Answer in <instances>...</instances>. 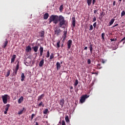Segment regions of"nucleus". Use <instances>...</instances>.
Segmentation results:
<instances>
[{
  "mask_svg": "<svg viewBox=\"0 0 125 125\" xmlns=\"http://www.w3.org/2000/svg\"><path fill=\"white\" fill-rule=\"evenodd\" d=\"M48 20L49 24L53 22L54 24H57L59 22L58 25L60 28L64 29L65 27L68 26V21H66L62 15H52Z\"/></svg>",
  "mask_w": 125,
  "mask_h": 125,
  "instance_id": "nucleus-1",
  "label": "nucleus"
},
{
  "mask_svg": "<svg viewBox=\"0 0 125 125\" xmlns=\"http://www.w3.org/2000/svg\"><path fill=\"white\" fill-rule=\"evenodd\" d=\"M1 98L2 99L3 103L4 104H7V99H9V96L7 94H5L1 96Z\"/></svg>",
  "mask_w": 125,
  "mask_h": 125,
  "instance_id": "nucleus-2",
  "label": "nucleus"
},
{
  "mask_svg": "<svg viewBox=\"0 0 125 125\" xmlns=\"http://www.w3.org/2000/svg\"><path fill=\"white\" fill-rule=\"evenodd\" d=\"M88 97H89V96H88L87 94L83 95L81 98V100H80L81 103L83 104L84 103L85 99L88 98Z\"/></svg>",
  "mask_w": 125,
  "mask_h": 125,
  "instance_id": "nucleus-3",
  "label": "nucleus"
},
{
  "mask_svg": "<svg viewBox=\"0 0 125 125\" xmlns=\"http://www.w3.org/2000/svg\"><path fill=\"white\" fill-rule=\"evenodd\" d=\"M72 41L71 40H69L67 42V50H69L71 47Z\"/></svg>",
  "mask_w": 125,
  "mask_h": 125,
  "instance_id": "nucleus-4",
  "label": "nucleus"
},
{
  "mask_svg": "<svg viewBox=\"0 0 125 125\" xmlns=\"http://www.w3.org/2000/svg\"><path fill=\"white\" fill-rule=\"evenodd\" d=\"M61 32V30L58 27L55 30V34L59 36L60 33Z\"/></svg>",
  "mask_w": 125,
  "mask_h": 125,
  "instance_id": "nucleus-5",
  "label": "nucleus"
},
{
  "mask_svg": "<svg viewBox=\"0 0 125 125\" xmlns=\"http://www.w3.org/2000/svg\"><path fill=\"white\" fill-rule=\"evenodd\" d=\"M19 69V62H18L15 71L14 72L15 75H16V74H17V72H18Z\"/></svg>",
  "mask_w": 125,
  "mask_h": 125,
  "instance_id": "nucleus-6",
  "label": "nucleus"
},
{
  "mask_svg": "<svg viewBox=\"0 0 125 125\" xmlns=\"http://www.w3.org/2000/svg\"><path fill=\"white\" fill-rule=\"evenodd\" d=\"M72 24L73 27L74 28L76 26V19H75V18L72 17Z\"/></svg>",
  "mask_w": 125,
  "mask_h": 125,
  "instance_id": "nucleus-7",
  "label": "nucleus"
},
{
  "mask_svg": "<svg viewBox=\"0 0 125 125\" xmlns=\"http://www.w3.org/2000/svg\"><path fill=\"white\" fill-rule=\"evenodd\" d=\"M15 59H16V55H13L12 56V58L11 59V63L14 62V61H15Z\"/></svg>",
  "mask_w": 125,
  "mask_h": 125,
  "instance_id": "nucleus-8",
  "label": "nucleus"
},
{
  "mask_svg": "<svg viewBox=\"0 0 125 125\" xmlns=\"http://www.w3.org/2000/svg\"><path fill=\"white\" fill-rule=\"evenodd\" d=\"M59 104L61 105L62 108L63 104H64V100L63 99L60 100Z\"/></svg>",
  "mask_w": 125,
  "mask_h": 125,
  "instance_id": "nucleus-9",
  "label": "nucleus"
},
{
  "mask_svg": "<svg viewBox=\"0 0 125 125\" xmlns=\"http://www.w3.org/2000/svg\"><path fill=\"white\" fill-rule=\"evenodd\" d=\"M44 97V94H42L38 97V101H41Z\"/></svg>",
  "mask_w": 125,
  "mask_h": 125,
  "instance_id": "nucleus-10",
  "label": "nucleus"
},
{
  "mask_svg": "<svg viewBox=\"0 0 125 125\" xmlns=\"http://www.w3.org/2000/svg\"><path fill=\"white\" fill-rule=\"evenodd\" d=\"M44 63V60L42 59L39 62V66L41 67H42L43 66Z\"/></svg>",
  "mask_w": 125,
  "mask_h": 125,
  "instance_id": "nucleus-11",
  "label": "nucleus"
},
{
  "mask_svg": "<svg viewBox=\"0 0 125 125\" xmlns=\"http://www.w3.org/2000/svg\"><path fill=\"white\" fill-rule=\"evenodd\" d=\"M40 57H42V54H43V47L40 46Z\"/></svg>",
  "mask_w": 125,
  "mask_h": 125,
  "instance_id": "nucleus-12",
  "label": "nucleus"
},
{
  "mask_svg": "<svg viewBox=\"0 0 125 125\" xmlns=\"http://www.w3.org/2000/svg\"><path fill=\"white\" fill-rule=\"evenodd\" d=\"M48 17H49L48 13H46L44 14L43 16V19H44L45 20H46L47 19H48Z\"/></svg>",
  "mask_w": 125,
  "mask_h": 125,
  "instance_id": "nucleus-13",
  "label": "nucleus"
},
{
  "mask_svg": "<svg viewBox=\"0 0 125 125\" xmlns=\"http://www.w3.org/2000/svg\"><path fill=\"white\" fill-rule=\"evenodd\" d=\"M24 100V98L23 97H21L18 100V103L19 104H21V103H22V102H23Z\"/></svg>",
  "mask_w": 125,
  "mask_h": 125,
  "instance_id": "nucleus-14",
  "label": "nucleus"
},
{
  "mask_svg": "<svg viewBox=\"0 0 125 125\" xmlns=\"http://www.w3.org/2000/svg\"><path fill=\"white\" fill-rule=\"evenodd\" d=\"M56 66H57V70H59L61 69V64L59 62H57Z\"/></svg>",
  "mask_w": 125,
  "mask_h": 125,
  "instance_id": "nucleus-15",
  "label": "nucleus"
},
{
  "mask_svg": "<svg viewBox=\"0 0 125 125\" xmlns=\"http://www.w3.org/2000/svg\"><path fill=\"white\" fill-rule=\"evenodd\" d=\"M33 49L35 52H38V50H39V46H35L33 47Z\"/></svg>",
  "mask_w": 125,
  "mask_h": 125,
  "instance_id": "nucleus-16",
  "label": "nucleus"
},
{
  "mask_svg": "<svg viewBox=\"0 0 125 125\" xmlns=\"http://www.w3.org/2000/svg\"><path fill=\"white\" fill-rule=\"evenodd\" d=\"M90 45H89V50L90 51V53L92 54V51H93V45L91 44V43L90 42Z\"/></svg>",
  "mask_w": 125,
  "mask_h": 125,
  "instance_id": "nucleus-17",
  "label": "nucleus"
},
{
  "mask_svg": "<svg viewBox=\"0 0 125 125\" xmlns=\"http://www.w3.org/2000/svg\"><path fill=\"white\" fill-rule=\"evenodd\" d=\"M8 43V41H6L4 43V45H3L2 46V48H5V47H6V46L7 45Z\"/></svg>",
  "mask_w": 125,
  "mask_h": 125,
  "instance_id": "nucleus-18",
  "label": "nucleus"
},
{
  "mask_svg": "<svg viewBox=\"0 0 125 125\" xmlns=\"http://www.w3.org/2000/svg\"><path fill=\"white\" fill-rule=\"evenodd\" d=\"M65 121L67 123H68L69 124L70 123V120L69 119V117L68 116H66L65 117Z\"/></svg>",
  "mask_w": 125,
  "mask_h": 125,
  "instance_id": "nucleus-19",
  "label": "nucleus"
},
{
  "mask_svg": "<svg viewBox=\"0 0 125 125\" xmlns=\"http://www.w3.org/2000/svg\"><path fill=\"white\" fill-rule=\"evenodd\" d=\"M44 33H45L44 31H42L40 34V37L44 38Z\"/></svg>",
  "mask_w": 125,
  "mask_h": 125,
  "instance_id": "nucleus-20",
  "label": "nucleus"
},
{
  "mask_svg": "<svg viewBox=\"0 0 125 125\" xmlns=\"http://www.w3.org/2000/svg\"><path fill=\"white\" fill-rule=\"evenodd\" d=\"M21 82H23V81H24V80H25V75H24V73H21Z\"/></svg>",
  "mask_w": 125,
  "mask_h": 125,
  "instance_id": "nucleus-21",
  "label": "nucleus"
},
{
  "mask_svg": "<svg viewBox=\"0 0 125 125\" xmlns=\"http://www.w3.org/2000/svg\"><path fill=\"white\" fill-rule=\"evenodd\" d=\"M31 49H32V48H31V46H28L27 47H26V52H29V51H30Z\"/></svg>",
  "mask_w": 125,
  "mask_h": 125,
  "instance_id": "nucleus-22",
  "label": "nucleus"
},
{
  "mask_svg": "<svg viewBox=\"0 0 125 125\" xmlns=\"http://www.w3.org/2000/svg\"><path fill=\"white\" fill-rule=\"evenodd\" d=\"M114 21H115V19H112L109 22V26H110L111 25H112L113 24Z\"/></svg>",
  "mask_w": 125,
  "mask_h": 125,
  "instance_id": "nucleus-23",
  "label": "nucleus"
},
{
  "mask_svg": "<svg viewBox=\"0 0 125 125\" xmlns=\"http://www.w3.org/2000/svg\"><path fill=\"white\" fill-rule=\"evenodd\" d=\"M9 75H10V70L7 69V72L6 73V75H5V77L7 78L9 77Z\"/></svg>",
  "mask_w": 125,
  "mask_h": 125,
  "instance_id": "nucleus-24",
  "label": "nucleus"
},
{
  "mask_svg": "<svg viewBox=\"0 0 125 125\" xmlns=\"http://www.w3.org/2000/svg\"><path fill=\"white\" fill-rule=\"evenodd\" d=\"M44 107V104H43V102L42 101H41L38 104V106L41 107V106Z\"/></svg>",
  "mask_w": 125,
  "mask_h": 125,
  "instance_id": "nucleus-25",
  "label": "nucleus"
},
{
  "mask_svg": "<svg viewBox=\"0 0 125 125\" xmlns=\"http://www.w3.org/2000/svg\"><path fill=\"white\" fill-rule=\"evenodd\" d=\"M5 107V110L8 111V109H9V107H10V104H7L6 105Z\"/></svg>",
  "mask_w": 125,
  "mask_h": 125,
  "instance_id": "nucleus-26",
  "label": "nucleus"
},
{
  "mask_svg": "<svg viewBox=\"0 0 125 125\" xmlns=\"http://www.w3.org/2000/svg\"><path fill=\"white\" fill-rule=\"evenodd\" d=\"M92 0H87V3L88 6H90L91 4Z\"/></svg>",
  "mask_w": 125,
  "mask_h": 125,
  "instance_id": "nucleus-27",
  "label": "nucleus"
},
{
  "mask_svg": "<svg viewBox=\"0 0 125 125\" xmlns=\"http://www.w3.org/2000/svg\"><path fill=\"white\" fill-rule=\"evenodd\" d=\"M48 112V109L45 108V110H43V113L44 114H47V113Z\"/></svg>",
  "mask_w": 125,
  "mask_h": 125,
  "instance_id": "nucleus-28",
  "label": "nucleus"
},
{
  "mask_svg": "<svg viewBox=\"0 0 125 125\" xmlns=\"http://www.w3.org/2000/svg\"><path fill=\"white\" fill-rule=\"evenodd\" d=\"M63 39H65L66 38V34H67V31H63Z\"/></svg>",
  "mask_w": 125,
  "mask_h": 125,
  "instance_id": "nucleus-29",
  "label": "nucleus"
},
{
  "mask_svg": "<svg viewBox=\"0 0 125 125\" xmlns=\"http://www.w3.org/2000/svg\"><path fill=\"white\" fill-rule=\"evenodd\" d=\"M54 58V53H51L50 56V60H52Z\"/></svg>",
  "mask_w": 125,
  "mask_h": 125,
  "instance_id": "nucleus-30",
  "label": "nucleus"
},
{
  "mask_svg": "<svg viewBox=\"0 0 125 125\" xmlns=\"http://www.w3.org/2000/svg\"><path fill=\"white\" fill-rule=\"evenodd\" d=\"M97 69H101L102 68V66H101L100 63L97 64Z\"/></svg>",
  "mask_w": 125,
  "mask_h": 125,
  "instance_id": "nucleus-31",
  "label": "nucleus"
},
{
  "mask_svg": "<svg viewBox=\"0 0 125 125\" xmlns=\"http://www.w3.org/2000/svg\"><path fill=\"white\" fill-rule=\"evenodd\" d=\"M78 83H79V81H78V80L77 79H76L75 80V83H74V86H77V85L78 84Z\"/></svg>",
  "mask_w": 125,
  "mask_h": 125,
  "instance_id": "nucleus-32",
  "label": "nucleus"
},
{
  "mask_svg": "<svg viewBox=\"0 0 125 125\" xmlns=\"http://www.w3.org/2000/svg\"><path fill=\"white\" fill-rule=\"evenodd\" d=\"M23 111H24V108H23V109L18 112V115H21V114H22L23 113Z\"/></svg>",
  "mask_w": 125,
  "mask_h": 125,
  "instance_id": "nucleus-33",
  "label": "nucleus"
},
{
  "mask_svg": "<svg viewBox=\"0 0 125 125\" xmlns=\"http://www.w3.org/2000/svg\"><path fill=\"white\" fill-rule=\"evenodd\" d=\"M49 56H50V53H49V51H47V55L46 56V57L47 58H48L49 57Z\"/></svg>",
  "mask_w": 125,
  "mask_h": 125,
  "instance_id": "nucleus-34",
  "label": "nucleus"
},
{
  "mask_svg": "<svg viewBox=\"0 0 125 125\" xmlns=\"http://www.w3.org/2000/svg\"><path fill=\"white\" fill-rule=\"evenodd\" d=\"M124 15H125V11L124 10L121 13V17H123Z\"/></svg>",
  "mask_w": 125,
  "mask_h": 125,
  "instance_id": "nucleus-35",
  "label": "nucleus"
},
{
  "mask_svg": "<svg viewBox=\"0 0 125 125\" xmlns=\"http://www.w3.org/2000/svg\"><path fill=\"white\" fill-rule=\"evenodd\" d=\"M104 36H105V34L104 33H103L102 34V38L103 40H104Z\"/></svg>",
  "mask_w": 125,
  "mask_h": 125,
  "instance_id": "nucleus-36",
  "label": "nucleus"
},
{
  "mask_svg": "<svg viewBox=\"0 0 125 125\" xmlns=\"http://www.w3.org/2000/svg\"><path fill=\"white\" fill-rule=\"evenodd\" d=\"M63 9V5H61L60 6V11H62Z\"/></svg>",
  "mask_w": 125,
  "mask_h": 125,
  "instance_id": "nucleus-37",
  "label": "nucleus"
},
{
  "mask_svg": "<svg viewBox=\"0 0 125 125\" xmlns=\"http://www.w3.org/2000/svg\"><path fill=\"white\" fill-rule=\"evenodd\" d=\"M60 41H59V42H57V47H58V48H59L60 47Z\"/></svg>",
  "mask_w": 125,
  "mask_h": 125,
  "instance_id": "nucleus-38",
  "label": "nucleus"
},
{
  "mask_svg": "<svg viewBox=\"0 0 125 125\" xmlns=\"http://www.w3.org/2000/svg\"><path fill=\"white\" fill-rule=\"evenodd\" d=\"M93 27L92 25H90L89 31H90L93 30Z\"/></svg>",
  "mask_w": 125,
  "mask_h": 125,
  "instance_id": "nucleus-39",
  "label": "nucleus"
},
{
  "mask_svg": "<svg viewBox=\"0 0 125 125\" xmlns=\"http://www.w3.org/2000/svg\"><path fill=\"white\" fill-rule=\"evenodd\" d=\"M30 64H31V63L30 62H27V61H26L25 65H26V66L30 65Z\"/></svg>",
  "mask_w": 125,
  "mask_h": 125,
  "instance_id": "nucleus-40",
  "label": "nucleus"
},
{
  "mask_svg": "<svg viewBox=\"0 0 125 125\" xmlns=\"http://www.w3.org/2000/svg\"><path fill=\"white\" fill-rule=\"evenodd\" d=\"M110 41H111V42H115V41H117V39H111Z\"/></svg>",
  "mask_w": 125,
  "mask_h": 125,
  "instance_id": "nucleus-41",
  "label": "nucleus"
},
{
  "mask_svg": "<svg viewBox=\"0 0 125 125\" xmlns=\"http://www.w3.org/2000/svg\"><path fill=\"white\" fill-rule=\"evenodd\" d=\"M90 63H91V60H90V59H89L87 60V63H88V64H90Z\"/></svg>",
  "mask_w": 125,
  "mask_h": 125,
  "instance_id": "nucleus-42",
  "label": "nucleus"
},
{
  "mask_svg": "<svg viewBox=\"0 0 125 125\" xmlns=\"http://www.w3.org/2000/svg\"><path fill=\"white\" fill-rule=\"evenodd\" d=\"M96 25H97V22H94V23L93 24V26H94V28L95 29L96 27Z\"/></svg>",
  "mask_w": 125,
  "mask_h": 125,
  "instance_id": "nucleus-43",
  "label": "nucleus"
},
{
  "mask_svg": "<svg viewBox=\"0 0 125 125\" xmlns=\"http://www.w3.org/2000/svg\"><path fill=\"white\" fill-rule=\"evenodd\" d=\"M33 125H39V123L37 122H34Z\"/></svg>",
  "mask_w": 125,
  "mask_h": 125,
  "instance_id": "nucleus-44",
  "label": "nucleus"
},
{
  "mask_svg": "<svg viewBox=\"0 0 125 125\" xmlns=\"http://www.w3.org/2000/svg\"><path fill=\"white\" fill-rule=\"evenodd\" d=\"M104 12H102L101 13H100V15L101 16H102V17H103V16H104Z\"/></svg>",
  "mask_w": 125,
  "mask_h": 125,
  "instance_id": "nucleus-45",
  "label": "nucleus"
},
{
  "mask_svg": "<svg viewBox=\"0 0 125 125\" xmlns=\"http://www.w3.org/2000/svg\"><path fill=\"white\" fill-rule=\"evenodd\" d=\"M62 125H65V122L64 120L62 121Z\"/></svg>",
  "mask_w": 125,
  "mask_h": 125,
  "instance_id": "nucleus-46",
  "label": "nucleus"
},
{
  "mask_svg": "<svg viewBox=\"0 0 125 125\" xmlns=\"http://www.w3.org/2000/svg\"><path fill=\"white\" fill-rule=\"evenodd\" d=\"M98 10H95L94 11V13L95 14H96V13H98Z\"/></svg>",
  "mask_w": 125,
  "mask_h": 125,
  "instance_id": "nucleus-47",
  "label": "nucleus"
},
{
  "mask_svg": "<svg viewBox=\"0 0 125 125\" xmlns=\"http://www.w3.org/2000/svg\"><path fill=\"white\" fill-rule=\"evenodd\" d=\"M125 40V37H124L123 39H122L120 41V42H122L123 41Z\"/></svg>",
  "mask_w": 125,
  "mask_h": 125,
  "instance_id": "nucleus-48",
  "label": "nucleus"
},
{
  "mask_svg": "<svg viewBox=\"0 0 125 125\" xmlns=\"http://www.w3.org/2000/svg\"><path fill=\"white\" fill-rule=\"evenodd\" d=\"M125 40V37H124L123 39H122L120 41V42H122L123 41Z\"/></svg>",
  "mask_w": 125,
  "mask_h": 125,
  "instance_id": "nucleus-49",
  "label": "nucleus"
},
{
  "mask_svg": "<svg viewBox=\"0 0 125 125\" xmlns=\"http://www.w3.org/2000/svg\"><path fill=\"white\" fill-rule=\"evenodd\" d=\"M96 2V0H93L92 1V4L94 5L95 4V3Z\"/></svg>",
  "mask_w": 125,
  "mask_h": 125,
  "instance_id": "nucleus-50",
  "label": "nucleus"
},
{
  "mask_svg": "<svg viewBox=\"0 0 125 125\" xmlns=\"http://www.w3.org/2000/svg\"><path fill=\"white\" fill-rule=\"evenodd\" d=\"M95 21H96V17H94L93 18V22H95Z\"/></svg>",
  "mask_w": 125,
  "mask_h": 125,
  "instance_id": "nucleus-51",
  "label": "nucleus"
},
{
  "mask_svg": "<svg viewBox=\"0 0 125 125\" xmlns=\"http://www.w3.org/2000/svg\"><path fill=\"white\" fill-rule=\"evenodd\" d=\"M36 116V115L35 114H32V119H33V118H34V117H35Z\"/></svg>",
  "mask_w": 125,
  "mask_h": 125,
  "instance_id": "nucleus-52",
  "label": "nucleus"
},
{
  "mask_svg": "<svg viewBox=\"0 0 125 125\" xmlns=\"http://www.w3.org/2000/svg\"><path fill=\"white\" fill-rule=\"evenodd\" d=\"M118 26V24H115V25H114V26L112 27V28Z\"/></svg>",
  "mask_w": 125,
  "mask_h": 125,
  "instance_id": "nucleus-53",
  "label": "nucleus"
},
{
  "mask_svg": "<svg viewBox=\"0 0 125 125\" xmlns=\"http://www.w3.org/2000/svg\"><path fill=\"white\" fill-rule=\"evenodd\" d=\"M4 114H7V111L5 110L4 112Z\"/></svg>",
  "mask_w": 125,
  "mask_h": 125,
  "instance_id": "nucleus-54",
  "label": "nucleus"
},
{
  "mask_svg": "<svg viewBox=\"0 0 125 125\" xmlns=\"http://www.w3.org/2000/svg\"><path fill=\"white\" fill-rule=\"evenodd\" d=\"M116 3V1H113V6H115Z\"/></svg>",
  "mask_w": 125,
  "mask_h": 125,
  "instance_id": "nucleus-55",
  "label": "nucleus"
},
{
  "mask_svg": "<svg viewBox=\"0 0 125 125\" xmlns=\"http://www.w3.org/2000/svg\"><path fill=\"white\" fill-rule=\"evenodd\" d=\"M62 124V122L61 121H60L59 122V124H58V125H61Z\"/></svg>",
  "mask_w": 125,
  "mask_h": 125,
  "instance_id": "nucleus-56",
  "label": "nucleus"
},
{
  "mask_svg": "<svg viewBox=\"0 0 125 125\" xmlns=\"http://www.w3.org/2000/svg\"><path fill=\"white\" fill-rule=\"evenodd\" d=\"M84 50H87V46H85V47H84Z\"/></svg>",
  "mask_w": 125,
  "mask_h": 125,
  "instance_id": "nucleus-57",
  "label": "nucleus"
},
{
  "mask_svg": "<svg viewBox=\"0 0 125 125\" xmlns=\"http://www.w3.org/2000/svg\"><path fill=\"white\" fill-rule=\"evenodd\" d=\"M73 89V86H71L70 87V89Z\"/></svg>",
  "mask_w": 125,
  "mask_h": 125,
  "instance_id": "nucleus-58",
  "label": "nucleus"
},
{
  "mask_svg": "<svg viewBox=\"0 0 125 125\" xmlns=\"http://www.w3.org/2000/svg\"><path fill=\"white\" fill-rule=\"evenodd\" d=\"M91 74H93V75L96 74V72H92Z\"/></svg>",
  "mask_w": 125,
  "mask_h": 125,
  "instance_id": "nucleus-59",
  "label": "nucleus"
},
{
  "mask_svg": "<svg viewBox=\"0 0 125 125\" xmlns=\"http://www.w3.org/2000/svg\"><path fill=\"white\" fill-rule=\"evenodd\" d=\"M105 63V61H103V63Z\"/></svg>",
  "mask_w": 125,
  "mask_h": 125,
  "instance_id": "nucleus-60",
  "label": "nucleus"
},
{
  "mask_svg": "<svg viewBox=\"0 0 125 125\" xmlns=\"http://www.w3.org/2000/svg\"><path fill=\"white\" fill-rule=\"evenodd\" d=\"M96 74L97 75H98V72H96Z\"/></svg>",
  "mask_w": 125,
  "mask_h": 125,
  "instance_id": "nucleus-61",
  "label": "nucleus"
},
{
  "mask_svg": "<svg viewBox=\"0 0 125 125\" xmlns=\"http://www.w3.org/2000/svg\"><path fill=\"white\" fill-rule=\"evenodd\" d=\"M122 0H119V1H122Z\"/></svg>",
  "mask_w": 125,
  "mask_h": 125,
  "instance_id": "nucleus-62",
  "label": "nucleus"
}]
</instances>
